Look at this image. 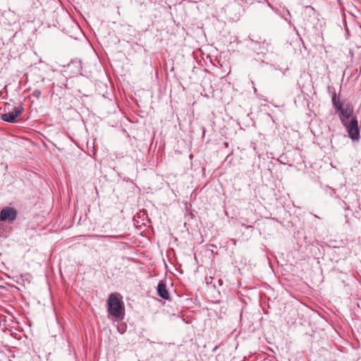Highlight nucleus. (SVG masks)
Listing matches in <instances>:
<instances>
[{"instance_id":"0eeeda50","label":"nucleus","mask_w":361,"mask_h":361,"mask_svg":"<svg viewBox=\"0 0 361 361\" xmlns=\"http://www.w3.org/2000/svg\"><path fill=\"white\" fill-rule=\"evenodd\" d=\"M338 111L340 113L341 119L342 118L348 121V119L352 116L353 110L350 108L344 109L343 107L341 110H339Z\"/></svg>"},{"instance_id":"1a4fd4ad","label":"nucleus","mask_w":361,"mask_h":361,"mask_svg":"<svg viewBox=\"0 0 361 361\" xmlns=\"http://www.w3.org/2000/svg\"><path fill=\"white\" fill-rule=\"evenodd\" d=\"M42 94V92L39 90H35L32 92V95L36 97L37 99H39Z\"/></svg>"},{"instance_id":"7ed1b4c3","label":"nucleus","mask_w":361,"mask_h":361,"mask_svg":"<svg viewBox=\"0 0 361 361\" xmlns=\"http://www.w3.org/2000/svg\"><path fill=\"white\" fill-rule=\"evenodd\" d=\"M8 112L1 114V119L4 121L13 123L16 121V118L19 117L23 111V108L21 106H14L12 110H9L8 107Z\"/></svg>"},{"instance_id":"f257e3e1","label":"nucleus","mask_w":361,"mask_h":361,"mask_svg":"<svg viewBox=\"0 0 361 361\" xmlns=\"http://www.w3.org/2000/svg\"><path fill=\"white\" fill-rule=\"evenodd\" d=\"M109 315L116 320H122L125 314V307L122 297L116 293H111L107 300Z\"/></svg>"},{"instance_id":"f03ea898","label":"nucleus","mask_w":361,"mask_h":361,"mask_svg":"<svg viewBox=\"0 0 361 361\" xmlns=\"http://www.w3.org/2000/svg\"><path fill=\"white\" fill-rule=\"evenodd\" d=\"M341 123L345 127L349 137L354 141H358L360 139V130L357 118H353L350 121L341 118Z\"/></svg>"},{"instance_id":"20e7f679","label":"nucleus","mask_w":361,"mask_h":361,"mask_svg":"<svg viewBox=\"0 0 361 361\" xmlns=\"http://www.w3.org/2000/svg\"><path fill=\"white\" fill-rule=\"evenodd\" d=\"M17 217V212L14 208L5 207L0 212V220L12 223Z\"/></svg>"},{"instance_id":"39448f33","label":"nucleus","mask_w":361,"mask_h":361,"mask_svg":"<svg viewBox=\"0 0 361 361\" xmlns=\"http://www.w3.org/2000/svg\"><path fill=\"white\" fill-rule=\"evenodd\" d=\"M157 295L165 300H168L170 298L166 286L163 281H160L157 286Z\"/></svg>"},{"instance_id":"6e6552de","label":"nucleus","mask_w":361,"mask_h":361,"mask_svg":"<svg viewBox=\"0 0 361 361\" xmlns=\"http://www.w3.org/2000/svg\"><path fill=\"white\" fill-rule=\"evenodd\" d=\"M90 238H121L123 237V235H90Z\"/></svg>"},{"instance_id":"423d86ee","label":"nucleus","mask_w":361,"mask_h":361,"mask_svg":"<svg viewBox=\"0 0 361 361\" xmlns=\"http://www.w3.org/2000/svg\"><path fill=\"white\" fill-rule=\"evenodd\" d=\"M328 90H329V92L331 94V102H332V104L334 105V106L338 110H341V109L343 108V105L341 103L339 99H338L336 97V92L335 90H334L333 91H331V87H328Z\"/></svg>"}]
</instances>
